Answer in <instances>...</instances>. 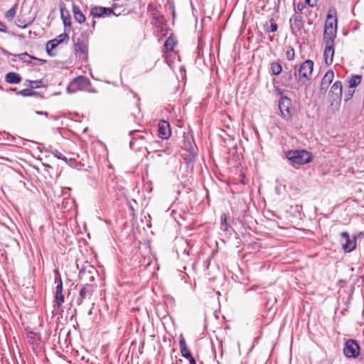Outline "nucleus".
<instances>
[{"mask_svg": "<svg viewBox=\"0 0 364 364\" xmlns=\"http://www.w3.org/2000/svg\"><path fill=\"white\" fill-rule=\"evenodd\" d=\"M28 343L32 345V348L34 350L37 347L40 342V337L36 333L32 331L27 333Z\"/></svg>", "mask_w": 364, "mask_h": 364, "instance_id": "21", "label": "nucleus"}, {"mask_svg": "<svg viewBox=\"0 0 364 364\" xmlns=\"http://www.w3.org/2000/svg\"><path fill=\"white\" fill-rule=\"evenodd\" d=\"M306 9V6L304 5V3L302 2H299L296 4V6H295L294 8V11H302Z\"/></svg>", "mask_w": 364, "mask_h": 364, "instance_id": "38", "label": "nucleus"}, {"mask_svg": "<svg viewBox=\"0 0 364 364\" xmlns=\"http://www.w3.org/2000/svg\"><path fill=\"white\" fill-rule=\"evenodd\" d=\"M278 26L276 23H272L269 26L265 27L264 31L266 33L275 32L277 31Z\"/></svg>", "mask_w": 364, "mask_h": 364, "instance_id": "31", "label": "nucleus"}, {"mask_svg": "<svg viewBox=\"0 0 364 364\" xmlns=\"http://www.w3.org/2000/svg\"><path fill=\"white\" fill-rule=\"evenodd\" d=\"M287 79H288V80H291V78H292L291 73H287Z\"/></svg>", "mask_w": 364, "mask_h": 364, "instance_id": "47", "label": "nucleus"}, {"mask_svg": "<svg viewBox=\"0 0 364 364\" xmlns=\"http://www.w3.org/2000/svg\"><path fill=\"white\" fill-rule=\"evenodd\" d=\"M286 56H287V58L289 60H292L294 59V57H295V53H294V48H289L287 52H286Z\"/></svg>", "mask_w": 364, "mask_h": 364, "instance_id": "37", "label": "nucleus"}, {"mask_svg": "<svg viewBox=\"0 0 364 364\" xmlns=\"http://www.w3.org/2000/svg\"><path fill=\"white\" fill-rule=\"evenodd\" d=\"M360 346L352 339L348 340L344 345L343 354L347 358H355L359 355Z\"/></svg>", "mask_w": 364, "mask_h": 364, "instance_id": "6", "label": "nucleus"}, {"mask_svg": "<svg viewBox=\"0 0 364 364\" xmlns=\"http://www.w3.org/2000/svg\"><path fill=\"white\" fill-rule=\"evenodd\" d=\"M50 152L55 157L58 159H62L63 157V155L57 149L53 150Z\"/></svg>", "mask_w": 364, "mask_h": 364, "instance_id": "40", "label": "nucleus"}, {"mask_svg": "<svg viewBox=\"0 0 364 364\" xmlns=\"http://www.w3.org/2000/svg\"><path fill=\"white\" fill-rule=\"evenodd\" d=\"M291 28L294 29V28H296L298 31H300L304 28V21L301 14H296L292 16L290 18Z\"/></svg>", "mask_w": 364, "mask_h": 364, "instance_id": "16", "label": "nucleus"}, {"mask_svg": "<svg viewBox=\"0 0 364 364\" xmlns=\"http://www.w3.org/2000/svg\"><path fill=\"white\" fill-rule=\"evenodd\" d=\"M334 78V73L333 70H328L323 77L322 78L321 82V92L326 93L327 90L329 87V85L333 82Z\"/></svg>", "mask_w": 364, "mask_h": 364, "instance_id": "13", "label": "nucleus"}, {"mask_svg": "<svg viewBox=\"0 0 364 364\" xmlns=\"http://www.w3.org/2000/svg\"><path fill=\"white\" fill-rule=\"evenodd\" d=\"M60 43L58 42V41L55 38L48 41L46 43L47 54L50 56H54L55 53H53L52 52V50L55 48Z\"/></svg>", "mask_w": 364, "mask_h": 364, "instance_id": "25", "label": "nucleus"}, {"mask_svg": "<svg viewBox=\"0 0 364 364\" xmlns=\"http://www.w3.org/2000/svg\"><path fill=\"white\" fill-rule=\"evenodd\" d=\"M180 351L181 355L189 361L190 364H196L194 358L192 356L191 353L187 348L185 339L181 336L179 341Z\"/></svg>", "mask_w": 364, "mask_h": 364, "instance_id": "11", "label": "nucleus"}, {"mask_svg": "<svg viewBox=\"0 0 364 364\" xmlns=\"http://www.w3.org/2000/svg\"><path fill=\"white\" fill-rule=\"evenodd\" d=\"M341 236L344 239V242L342 243V248L345 252L349 253L353 251L356 248V237H350L348 232H342Z\"/></svg>", "mask_w": 364, "mask_h": 364, "instance_id": "7", "label": "nucleus"}, {"mask_svg": "<svg viewBox=\"0 0 364 364\" xmlns=\"http://www.w3.org/2000/svg\"><path fill=\"white\" fill-rule=\"evenodd\" d=\"M337 30H330L324 28L323 41L325 43L334 44V40L336 37Z\"/></svg>", "mask_w": 364, "mask_h": 364, "instance_id": "17", "label": "nucleus"}, {"mask_svg": "<svg viewBox=\"0 0 364 364\" xmlns=\"http://www.w3.org/2000/svg\"><path fill=\"white\" fill-rule=\"evenodd\" d=\"M220 219H221L220 229L223 231H228V224L227 220H226V216L223 215L221 216Z\"/></svg>", "mask_w": 364, "mask_h": 364, "instance_id": "33", "label": "nucleus"}, {"mask_svg": "<svg viewBox=\"0 0 364 364\" xmlns=\"http://www.w3.org/2000/svg\"><path fill=\"white\" fill-rule=\"evenodd\" d=\"M361 82V75H353L348 81L349 88L353 89Z\"/></svg>", "mask_w": 364, "mask_h": 364, "instance_id": "28", "label": "nucleus"}, {"mask_svg": "<svg viewBox=\"0 0 364 364\" xmlns=\"http://www.w3.org/2000/svg\"><path fill=\"white\" fill-rule=\"evenodd\" d=\"M337 22L338 20L336 16H333L330 14H328L325 22L324 28L330 30H337Z\"/></svg>", "mask_w": 364, "mask_h": 364, "instance_id": "18", "label": "nucleus"}, {"mask_svg": "<svg viewBox=\"0 0 364 364\" xmlns=\"http://www.w3.org/2000/svg\"><path fill=\"white\" fill-rule=\"evenodd\" d=\"M73 11L74 15V18L76 21L80 23H84L85 21V16L81 12L80 8L75 4L73 5Z\"/></svg>", "mask_w": 364, "mask_h": 364, "instance_id": "23", "label": "nucleus"}, {"mask_svg": "<svg viewBox=\"0 0 364 364\" xmlns=\"http://www.w3.org/2000/svg\"><path fill=\"white\" fill-rule=\"evenodd\" d=\"M60 309H58L57 305L55 304V306L54 307V309L52 311L53 315H57L60 314Z\"/></svg>", "mask_w": 364, "mask_h": 364, "instance_id": "44", "label": "nucleus"}, {"mask_svg": "<svg viewBox=\"0 0 364 364\" xmlns=\"http://www.w3.org/2000/svg\"><path fill=\"white\" fill-rule=\"evenodd\" d=\"M96 273L97 271L92 267H90V270L82 269L79 272V278L82 281L92 282L95 281V274Z\"/></svg>", "mask_w": 364, "mask_h": 364, "instance_id": "14", "label": "nucleus"}, {"mask_svg": "<svg viewBox=\"0 0 364 364\" xmlns=\"http://www.w3.org/2000/svg\"><path fill=\"white\" fill-rule=\"evenodd\" d=\"M277 1H278V4H279V2H280V0H277Z\"/></svg>", "mask_w": 364, "mask_h": 364, "instance_id": "49", "label": "nucleus"}, {"mask_svg": "<svg viewBox=\"0 0 364 364\" xmlns=\"http://www.w3.org/2000/svg\"><path fill=\"white\" fill-rule=\"evenodd\" d=\"M19 60L23 62H29L28 59H33V56L28 55L27 53H23L18 55Z\"/></svg>", "mask_w": 364, "mask_h": 364, "instance_id": "35", "label": "nucleus"}, {"mask_svg": "<svg viewBox=\"0 0 364 364\" xmlns=\"http://www.w3.org/2000/svg\"><path fill=\"white\" fill-rule=\"evenodd\" d=\"M355 91L353 89H350L349 88V90L348 92V93L346 95V99L345 100L346 101H348L350 99L352 98V97L353 96V94H354Z\"/></svg>", "mask_w": 364, "mask_h": 364, "instance_id": "41", "label": "nucleus"}, {"mask_svg": "<svg viewBox=\"0 0 364 364\" xmlns=\"http://www.w3.org/2000/svg\"><path fill=\"white\" fill-rule=\"evenodd\" d=\"M55 301L58 309H61L64 303V296L63 295V282L58 269L55 270Z\"/></svg>", "mask_w": 364, "mask_h": 364, "instance_id": "4", "label": "nucleus"}, {"mask_svg": "<svg viewBox=\"0 0 364 364\" xmlns=\"http://www.w3.org/2000/svg\"><path fill=\"white\" fill-rule=\"evenodd\" d=\"M158 132L160 138L168 139L171 134L169 123L165 120H161L159 123Z\"/></svg>", "mask_w": 364, "mask_h": 364, "instance_id": "12", "label": "nucleus"}, {"mask_svg": "<svg viewBox=\"0 0 364 364\" xmlns=\"http://www.w3.org/2000/svg\"><path fill=\"white\" fill-rule=\"evenodd\" d=\"M176 44V41L175 40V38L170 36L167 38V39L166 40L164 46L167 51H172L173 50Z\"/></svg>", "mask_w": 364, "mask_h": 364, "instance_id": "26", "label": "nucleus"}, {"mask_svg": "<svg viewBox=\"0 0 364 364\" xmlns=\"http://www.w3.org/2000/svg\"><path fill=\"white\" fill-rule=\"evenodd\" d=\"M36 114L38 115H43L46 117H48V113L46 112H42V111H36Z\"/></svg>", "mask_w": 364, "mask_h": 364, "instance_id": "43", "label": "nucleus"}, {"mask_svg": "<svg viewBox=\"0 0 364 364\" xmlns=\"http://www.w3.org/2000/svg\"><path fill=\"white\" fill-rule=\"evenodd\" d=\"M0 31L6 33V25L0 21Z\"/></svg>", "mask_w": 364, "mask_h": 364, "instance_id": "42", "label": "nucleus"}, {"mask_svg": "<svg viewBox=\"0 0 364 364\" xmlns=\"http://www.w3.org/2000/svg\"><path fill=\"white\" fill-rule=\"evenodd\" d=\"M5 80L8 83L18 84L21 81V77L18 73L10 72L6 75Z\"/></svg>", "mask_w": 364, "mask_h": 364, "instance_id": "22", "label": "nucleus"}, {"mask_svg": "<svg viewBox=\"0 0 364 364\" xmlns=\"http://www.w3.org/2000/svg\"><path fill=\"white\" fill-rule=\"evenodd\" d=\"M29 82V85L32 88H38L42 87L43 81L42 80H28Z\"/></svg>", "mask_w": 364, "mask_h": 364, "instance_id": "32", "label": "nucleus"}, {"mask_svg": "<svg viewBox=\"0 0 364 364\" xmlns=\"http://www.w3.org/2000/svg\"><path fill=\"white\" fill-rule=\"evenodd\" d=\"M18 95H20L23 97H29V96H33L36 95L37 92L31 90V89L26 88L23 90H21L17 92Z\"/></svg>", "mask_w": 364, "mask_h": 364, "instance_id": "30", "label": "nucleus"}, {"mask_svg": "<svg viewBox=\"0 0 364 364\" xmlns=\"http://www.w3.org/2000/svg\"><path fill=\"white\" fill-rule=\"evenodd\" d=\"M90 85V81L88 78L84 76H79L75 77L67 87V92L68 93H75L79 90H83Z\"/></svg>", "mask_w": 364, "mask_h": 364, "instance_id": "2", "label": "nucleus"}, {"mask_svg": "<svg viewBox=\"0 0 364 364\" xmlns=\"http://www.w3.org/2000/svg\"><path fill=\"white\" fill-rule=\"evenodd\" d=\"M33 59L36 60H38L39 62V64L40 65H43L44 63H46V60H43V59H40V58H37L36 57H33Z\"/></svg>", "mask_w": 364, "mask_h": 364, "instance_id": "45", "label": "nucleus"}, {"mask_svg": "<svg viewBox=\"0 0 364 364\" xmlns=\"http://www.w3.org/2000/svg\"><path fill=\"white\" fill-rule=\"evenodd\" d=\"M55 39L58 41V42L59 43H64V42H68V39H69V37L68 36L67 33H62L59 36H58Z\"/></svg>", "mask_w": 364, "mask_h": 364, "instance_id": "34", "label": "nucleus"}, {"mask_svg": "<svg viewBox=\"0 0 364 364\" xmlns=\"http://www.w3.org/2000/svg\"><path fill=\"white\" fill-rule=\"evenodd\" d=\"M270 70L273 75H278L282 71V66L279 63L273 62L270 65Z\"/></svg>", "mask_w": 364, "mask_h": 364, "instance_id": "27", "label": "nucleus"}, {"mask_svg": "<svg viewBox=\"0 0 364 364\" xmlns=\"http://www.w3.org/2000/svg\"><path fill=\"white\" fill-rule=\"evenodd\" d=\"M329 96L333 101L341 100L342 97V83L341 81L335 82L329 91Z\"/></svg>", "mask_w": 364, "mask_h": 364, "instance_id": "10", "label": "nucleus"}, {"mask_svg": "<svg viewBox=\"0 0 364 364\" xmlns=\"http://www.w3.org/2000/svg\"><path fill=\"white\" fill-rule=\"evenodd\" d=\"M96 286L90 283H86L80 286L79 294L76 297V304L77 306L82 304L83 301L87 299H90L95 291Z\"/></svg>", "mask_w": 364, "mask_h": 364, "instance_id": "3", "label": "nucleus"}, {"mask_svg": "<svg viewBox=\"0 0 364 364\" xmlns=\"http://www.w3.org/2000/svg\"><path fill=\"white\" fill-rule=\"evenodd\" d=\"M279 109L284 118H289L291 116L290 107L291 100L286 96H282L279 100Z\"/></svg>", "mask_w": 364, "mask_h": 364, "instance_id": "8", "label": "nucleus"}, {"mask_svg": "<svg viewBox=\"0 0 364 364\" xmlns=\"http://www.w3.org/2000/svg\"><path fill=\"white\" fill-rule=\"evenodd\" d=\"M307 2H309V0H306Z\"/></svg>", "mask_w": 364, "mask_h": 364, "instance_id": "50", "label": "nucleus"}, {"mask_svg": "<svg viewBox=\"0 0 364 364\" xmlns=\"http://www.w3.org/2000/svg\"><path fill=\"white\" fill-rule=\"evenodd\" d=\"M314 70V62L311 60H305L301 65L298 72H295V75H297L301 80H309Z\"/></svg>", "mask_w": 364, "mask_h": 364, "instance_id": "5", "label": "nucleus"}, {"mask_svg": "<svg viewBox=\"0 0 364 364\" xmlns=\"http://www.w3.org/2000/svg\"><path fill=\"white\" fill-rule=\"evenodd\" d=\"M326 47L323 52L325 62L327 65H331L333 60L334 44L325 43Z\"/></svg>", "mask_w": 364, "mask_h": 364, "instance_id": "15", "label": "nucleus"}, {"mask_svg": "<svg viewBox=\"0 0 364 364\" xmlns=\"http://www.w3.org/2000/svg\"><path fill=\"white\" fill-rule=\"evenodd\" d=\"M63 160V161H65L67 164H68L69 166H74V161H75V158H70V159H68L67 157H65V156H63V159H61Z\"/></svg>", "mask_w": 364, "mask_h": 364, "instance_id": "39", "label": "nucleus"}, {"mask_svg": "<svg viewBox=\"0 0 364 364\" xmlns=\"http://www.w3.org/2000/svg\"><path fill=\"white\" fill-rule=\"evenodd\" d=\"M17 7L18 4H15L9 10L6 11L5 16L9 21H13L16 13Z\"/></svg>", "mask_w": 364, "mask_h": 364, "instance_id": "29", "label": "nucleus"}, {"mask_svg": "<svg viewBox=\"0 0 364 364\" xmlns=\"http://www.w3.org/2000/svg\"><path fill=\"white\" fill-rule=\"evenodd\" d=\"M74 49L76 53H80L87 57V45L82 40L78 38L75 43Z\"/></svg>", "mask_w": 364, "mask_h": 364, "instance_id": "20", "label": "nucleus"}, {"mask_svg": "<svg viewBox=\"0 0 364 364\" xmlns=\"http://www.w3.org/2000/svg\"><path fill=\"white\" fill-rule=\"evenodd\" d=\"M95 24H96V21L93 20V21H92V23H91V26H92V30H94V29H95Z\"/></svg>", "mask_w": 364, "mask_h": 364, "instance_id": "46", "label": "nucleus"}, {"mask_svg": "<svg viewBox=\"0 0 364 364\" xmlns=\"http://www.w3.org/2000/svg\"><path fill=\"white\" fill-rule=\"evenodd\" d=\"M61 18L63 19V24L65 27L68 26L69 28L70 27V25H71V19H70V17L68 16H65L63 14V12L61 11Z\"/></svg>", "mask_w": 364, "mask_h": 364, "instance_id": "36", "label": "nucleus"}, {"mask_svg": "<svg viewBox=\"0 0 364 364\" xmlns=\"http://www.w3.org/2000/svg\"><path fill=\"white\" fill-rule=\"evenodd\" d=\"M9 141H14L15 140V137L14 136H11V139H9Z\"/></svg>", "mask_w": 364, "mask_h": 364, "instance_id": "48", "label": "nucleus"}, {"mask_svg": "<svg viewBox=\"0 0 364 364\" xmlns=\"http://www.w3.org/2000/svg\"><path fill=\"white\" fill-rule=\"evenodd\" d=\"M287 157L294 164L303 165L312 161V155L306 150H291L287 153Z\"/></svg>", "mask_w": 364, "mask_h": 364, "instance_id": "1", "label": "nucleus"}, {"mask_svg": "<svg viewBox=\"0 0 364 364\" xmlns=\"http://www.w3.org/2000/svg\"><path fill=\"white\" fill-rule=\"evenodd\" d=\"M129 135L132 136V139L129 142L130 148L134 149L135 142L138 139H143L144 136L140 134L139 130L131 131Z\"/></svg>", "mask_w": 364, "mask_h": 364, "instance_id": "24", "label": "nucleus"}, {"mask_svg": "<svg viewBox=\"0 0 364 364\" xmlns=\"http://www.w3.org/2000/svg\"><path fill=\"white\" fill-rule=\"evenodd\" d=\"M114 12L112 9L96 6L91 9L90 15L93 18H105L114 14Z\"/></svg>", "mask_w": 364, "mask_h": 364, "instance_id": "9", "label": "nucleus"}, {"mask_svg": "<svg viewBox=\"0 0 364 364\" xmlns=\"http://www.w3.org/2000/svg\"><path fill=\"white\" fill-rule=\"evenodd\" d=\"M195 146L196 145L193 141V137L188 135H184L183 144V149L189 151L190 153H193L195 151Z\"/></svg>", "mask_w": 364, "mask_h": 364, "instance_id": "19", "label": "nucleus"}]
</instances>
